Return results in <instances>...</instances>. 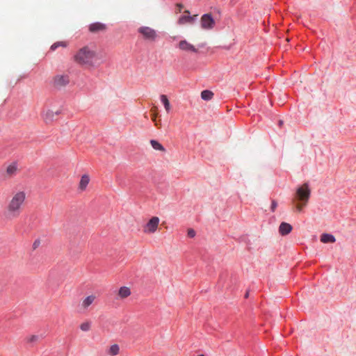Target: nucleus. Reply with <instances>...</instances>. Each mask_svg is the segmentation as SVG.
Returning <instances> with one entry per match:
<instances>
[{"mask_svg":"<svg viewBox=\"0 0 356 356\" xmlns=\"http://www.w3.org/2000/svg\"><path fill=\"white\" fill-rule=\"evenodd\" d=\"M292 226L287 222H282L279 227V233L282 236H286L292 231Z\"/></svg>","mask_w":356,"mask_h":356,"instance_id":"12","label":"nucleus"},{"mask_svg":"<svg viewBox=\"0 0 356 356\" xmlns=\"http://www.w3.org/2000/svg\"><path fill=\"white\" fill-rule=\"evenodd\" d=\"M96 299L95 295H90L83 298L80 305V307L83 311H86L88 308L95 302Z\"/></svg>","mask_w":356,"mask_h":356,"instance_id":"9","label":"nucleus"},{"mask_svg":"<svg viewBox=\"0 0 356 356\" xmlns=\"http://www.w3.org/2000/svg\"><path fill=\"white\" fill-rule=\"evenodd\" d=\"M74 59L76 63L81 65L95 67L102 63L103 56L97 53L93 49L86 46L78 50L74 56Z\"/></svg>","mask_w":356,"mask_h":356,"instance_id":"1","label":"nucleus"},{"mask_svg":"<svg viewBox=\"0 0 356 356\" xmlns=\"http://www.w3.org/2000/svg\"><path fill=\"white\" fill-rule=\"evenodd\" d=\"M59 111H53L51 110H47L44 111L42 114V118L46 123H50L53 122L55 116L59 115Z\"/></svg>","mask_w":356,"mask_h":356,"instance_id":"11","label":"nucleus"},{"mask_svg":"<svg viewBox=\"0 0 356 356\" xmlns=\"http://www.w3.org/2000/svg\"><path fill=\"white\" fill-rule=\"evenodd\" d=\"M187 234L188 237L193 238L195 236V231L193 229H188Z\"/></svg>","mask_w":356,"mask_h":356,"instance_id":"25","label":"nucleus"},{"mask_svg":"<svg viewBox=\"0 0 356 356\" xmlns=\"http://www.w3.org/2000/svg\"><path fill=\"white\" fill-rule=\"evenodd\" d=\"M106 29V25L101 22H95L89 26V31L93 33L104 32Z\"/></svg>","mask_w":356,"mask_h":356,"instance_id":"10","label":"nucleus"},{"mask_svg":"<svg viewBox=\"0 0 356 356\" xmlns=\"http://www.w3.org/2000/svg\"><path fill=\"white\" fill-rule=\"evenodd\" d=\"M161 102L163 103L165 111L168 113L170 111V104L165 95H161L160 96Z\"/></svg>","mask_w":356,"mask_h":356,"instance_id":"20","label":"nucleus"},{"mask_svg":"<svg viewBox=\"0 0 356 356\" xmlns=\"http://www.w3.org/2000/svg\"><path fill=\"white\" fill-rule=\"evenodd\" d=\"M277 206V202L275 200H273L272 203H271V210H272V211H274L275 210Z\"/></svg>","mask_w":356,"mask_h":356,"instance_id":"26","label":"nucleus"},{"mask_svg":"<svg viewBox=\"0 0 356 356\" xmlns=\"http://www.w3.org/2000/svg\"><path fill=\"white\" fill-rule=\"evenodd\" d=\"M91 323L88 321L83 322L80 325V329L83 332H88L90 330Z\"/></svg>","mask_w":356,"mask_h":356,"instance_id":"23","label":"nucleus"},{"mask_svg":"<svg viewBox=\"0 0 356 356\" xmlns=\"http://www.w3.org/2000/svg\"><path fill=\"white\" fill-rule=\"evenodd\" d=\"M215 20L211 13L204 14L200 18V26L202 29L211 30L215 26Z\"/></svg>","mask_w":356,"mask_h":356,"instance_id":"5","label":"nucleus"},{"mask_svg":"<svg viewBox=\"0 0 356 356\" xmlns=\"http://www.w3.org/2000/svg\"><path fill=\"white\" fill-rule=\"evenodd\" d=\"M89 181H90L89 176L88 175H83L81 177V180L79 181V190H81V191H85L87 188V186L89 184Z\"/></svg>","mask_w":356,"mask_h":356,"instance_id":"14","label":"nucleus"},{"mask_svg":"<svg viewBox=\"0 0 356 356\" xmlns=\"http://www.w3.org/2000/svg\"><path fill=\"white\" fill-rule=\"evenodd\" d=\"M26 195L24 191H17L11 197L6 206V217L12 220L19 216L26 200Z\"/></svg>","mask_w":356,"mask_h":356,"instance_id":"2","label":"nucleus"},{"mask_svg":"<svg viewBox=\"0 0 356 356\" xmlns=\"http://www.w3.org/2000/svg\"><path fill=\"white\" fill-rule=\"evenodd\" d=\"M156 114L152 115V120L153 122H155V124L157 126L158 124L156 122Z\"/></svg>","mask_w":356,"mask_h":356,"instance_id":"29","label":"nucleus"},{"mask_svg":"<svg viewBox=\"0 0 356 356\" xmlns=\"http://www.w3.org/2000/svg\"><path fill=\"white\" fill-rule=\"evenodd\" d=\"M198 356H204V355H199Z\"/></svg>","mask_w":356,"mask_h":356,"instance_id":"33","label":"nucleus"},{"mask_svg":"<svg viewBox=\"0 0 356 356\" xmlns=\"http://www.w3.org/2000/svg\"><path fill=\"white\" fill-rule=\"evenodd\" d=\"M192 18H190V15H182L179 17L177 20V24L179 25H184L186 24H191Z\"/></svg>","mask_w":356,"mask_h":356,"instance_id":"19","label":"nucleus"},{"mask_svg":"<svg viewBox=\"0 0 356 356\" xmlns=\"http://www.w3.org/2000/svg\"><path fill=\"white\" fill-rule=\"evenodd\" d=\"M335 241V237L330 234H323L321 236V241L324 243H334Z\"/></svg>","mask_w":356,"mask_h":356,"instance_id":"17","label":"nucleus"},{"mask_svg":"<svg viewBox=\"0 0 356 356\" xmlns=\"http://www.w3.org/2000/svg\"><path fill=\"white\" fill-rule=\"evenodd\" d=\"M17 166L15 163H13L6 168V175L8 177H11L16 174Z\"/></svg>","mask_w":356,"mask_h":356,"instance_id":"15","label":"nucleus"},{"mask_svg":"<svg viewBox=\"0 0 356 356\" xmlns=\"http://www.w3.org/2000/svg\"><path fill=\"white\" fill-rule=\"evenodd\" d=\"M70 83V76L67 74H57L53 79V85L55 88L65 87Z\"/></svg>","mask_w":356,"mask_h":356,"instance_id":"6","label":"nucleus"},{"mask_svg":"<svg viewBox=\"0 0 356 356\" xmlns=\"http://www.w3.org/2000/svg\"><path fill=\"white\" fill-rule=\"evenodd\" d=\"M186 15H190V11L188 10H186L184 12Z\"/></svg>","mask_w":356,"mask_h":356,"instance_id":"31","label":"nucleus"},{"mask_svg":"<svg viewBox=\"0 0 356 356\" xmlns=\"http://www.w3.org/2000/svg\"><path fill=\"white\" fill-rule=\"evenodd\" d=\"M39 243H40V242H39V241H35V242L33 243V248H34V249L37 248V247L38 246Z\"/></svg>","mask_w":356,"mask_h":356,"instance_id":"30","label":"nucleus"},{"mask_svg":"<svg viewBox=\"0 0 356 356\" xmlns=\"http://www.w3.org/2000/svg\"><path fill=\"white\" fill-rule=\"evenodd\" d=\"M177 46L180 50L187 53L197 54L199 51L197 47H196L194 44H191L186 40H181L179 42Z\"/></svg>","mask_w":356,"mask_h":356,"instance_id":"8","label":"nucleus"},{"mask_svg":"<svg viewBox=\"0 0 356 356\" xmlns=\"http://www.w3.org/2000/svg\"><path fill=\"white\" fill-rule=\"evenodd\" d=\"M197 17V15H194L193 16H190V18H192L191 24L194 23V22L195 21Z\"/></svg>","mask_w":356,"mask_h":356,"instance_id":"28","label":"nucleus"},{"mask_svg":"<svg viewBox=\"0 0 356 356\" xmlns=\"http://www.w3.org/2000/svg\"><path fill=\"white\" fill-rule=\"evenodd\" d=\"M106 353L109 356H115L120 353V346L118 344H113L106 350Z\"/></svg>","mask_w":356,"mask_h":356,"instance_id":"16","label":"nucleus"},{"mask_svg":"<svg viewBox=\"0 0 356 356\" xmlns=\"http://www.w3.org/2000/svg\"><path fill=\"white\" fill-rule=\"evenodd\" d=\"M138 32L144 40L149 42H155L159 37L157 31L149 26H140L138 29Z\"/></svg>","mask_w":356,"mask_h":356,"instance_id":"4","label":"nucleus"},{"mask_svg":"<svg viewBox=\"0 0 356 356\" xmlns=\"http://www.w3.org/2000/svg\"><path fill=\"white\" fill-rule=\"evenodd\" d=\"M279 124H280V125L282 124V120H280V121L279 122Z\"/></svg>","mask_w":356,"mask_h":356,"instance_id":"32","label":"nucleus"},{"mask_svg":"<svg viewBox=\"0 0 356 356\" xmlns=\"http://www.w3.org/2000/svg\"><path fill=\"white\" fill-rule=\"evenodd\" d=\"M39 339V337L38 335H31L26 338V341L28 343H34L36 342Z\"/></svg>","mask_w":356,"mask_h":356,"instance_id":"24","label":"nucleus"},{"mask_svg":"<svg viewBox=\"0 0 356 356\" xmlns=\"http://www.w3.org/2000/svg\"><path fill=\"white\" fill-rule=\"evenodd\" d=\"M150 144H151L152 147L154 149L159 150V151H161V152H165V147L160 143H159L157 140H150Z\"/></svg>","mask_w":356,"mask_h":356,"instance_id":"18","label":"nucleus"},{"mask_svg":"<svg viewBox=\"0 0 356 356\" xmlns=\"http://www.w3.org/2000/svg\"><path fill=\"white\" fill-rule=\"evenodd\" d=\"M67 46V42H65V41H61V42H55L54 44H53L51 46V50L52 51H54L56 50L58 47H66Z\"/></svg>","mask_w":356,"mask_h":356,"instance_id":"22","label":"nucleus"},{"mask_svg":"<svg viewBox=\"0 0 356 356\" xmlns=\"http://www.w3.org/2000/svg\"><path fill=\"white\" fill-rule=\"evenodd\" d=\"M213 97V93L211 90H205L201 92V97L202 99L209 101Z\"/></svg>","mask_w":356,"mask_h":356,"instance_id":"21","label":"nucleus"},{"mask_svg":"<svg viewBox=\"0 0 356 356\" xmlns=\"http://www.w3.org/2000/svg\"><path fill=\"white\" fill-rule=\"evenodd\" d=\"M160 220L158 217L154 216L149 219L147 224L144 226L143 232L146 234L154 233L159 226Z\"/></svg>","mask_w":356,"mask_h":356,"instance_id":"7","label":"nucleus"},{"mask_svg":"<svg viewBox=\"0 0 356 356\" xmlns=\"http://www.w3.org/2000/svg\"><path fill=\"white\" fill-rule=\"evenodd\" d=\"M310 195L311 190L307 183L303 184L296 189L293 198V203L297 212H302L303 208L307 204Z\"/></svg>","mask_w":356,"mask_h":356,"instance_id":"3","label":"nucleus"},{"mask_svg":"<svg viewBox=\"0 0 356 356\" xmlns=\"http://www.w3.org/2000/svg\"><path fill=\"white\" fill-rule=\"evenodd\" d=\"M176 7H177V12L180 13L181 11L184 6L181 3H177L176 5Z\"/></svg>","mask_w":356,"mask_h":356,"instance_id":"27","label":"nucleus"},{"mask_svg":"<svg viewBox=\"0 0 356 356\" xmlns=\"http://www.w3.org/2000/svg\"><path fill=\"white\" fill-rule=\"evenodd\" d=\"M131 289L127 286H122L118 291V296L120 299H124L131 295Z\"/></svg>","mask_w":356,"mask_h":356,"instance_id":"13","label":"nucleus"}]
</instances>
